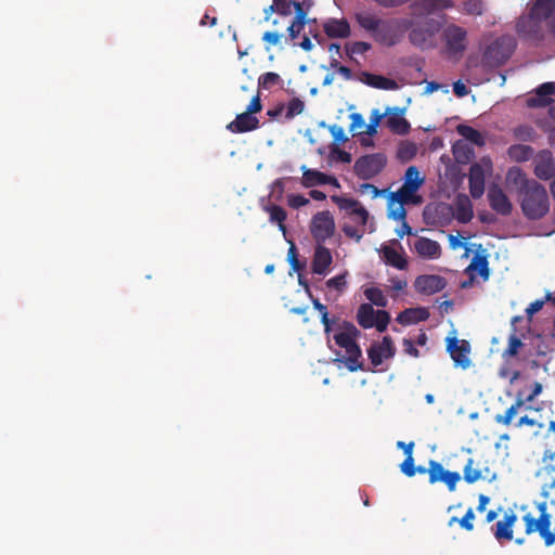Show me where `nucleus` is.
<instances>
[{"instance_id": "obj_50", "label": "nucleus", "mask_w": 555, "mask_h": 555, "mask_svg": "<svg viewBox=\"0 0 555 555\" xmlns=\"http://www.w3.org/2000/svg\"><path fill=\"white\" fill-rule=\"evenodd\" d=\"M287 204L289 207H292L294 209H298L302 206L308 205L309 199L300 194H289V195H287Z\"/></svg>"}, {"instance_id": "obj_1", "label": "nucleus", "mask_w": 555, "mask_h": 555, "mask_svg": "<svg viewBox=\"0 0 555 555\" xmlns=\"http://www.w3.org/2000/svg\"><path fill=\"white\" fill-rule=\"evenodd\" d=\"M452 0H415L410 4L413 25L409 34L410 42L422 50L434 46V38L441 28V23L428 15L452 9Z\"/></svg>"}, {"instance_id": "obj_17", "label": "nucleus", "mask_w": 555, "mask_h": 555, "mask_svg": "<svg viewBox=\"0 0 555 555\" xmlns=\"http://www.w3.org/2000/svg\"><path fill=\"white\" fill-rule=\"evenodd\" d=\"M539 509L541 512L539 519H534L531 514H526L522 518L526 524L527 534H531L534 531H539L540 533L551 528V515L546 512L545 503H541Z\"/></svg>"}, {"instance_id": "obj_19", "label": "nucleus", "mask_w": 555, "mask_h": 555, "mask_svg": "<svg viewBox=\"0 0 555 555\" xmlns=\"http://www.w3.org/2000/svg\"><path fill=\"white\" fill-rule=\"evenodd\" d=\"M322 244L318 243L311 262L312 272L320 275L325 274L333 262L331 250Z\"/></svg>"}, {"instance_id": "obj_16", "label": "nucleus", "mask_w": 555, "mask_h": 555, "mask_svg": "<svg viewBox=\"0 0 555 555\" xmlns=\"http://www.w3.org/2000/svg\"><path fill=\"white\" fill-rule=\"evenodd\" d=\"M447 285L444 278L440 275H420L416 278L414 286L415 289L425 295H433L441 292Z\"/></svg>"}, {"instance_id": "obj_15", "label": "nucleus", "mask_w": 555, "mask_h": 555, "mask_svg": "<svg viewBox=\"0 0 555 555\" xmlns=\"http://www.w3.org/2000/svg\"><path fill=\"white\" fill-rule=\"evenodd\" d=\"M488 201L490 207L499 215L508 216L512 214L513 205L498 184L490 185L488 190Z\"/></svg>"}, {"instance_id": "obj_9", "label": "nucleus", "mask_w": 555, "mask_h": 555, "mask_svg": "<svg viewBox=\"0 0 555 555\" xmlns=\"http://www.w3.org/2000/svg\"><path fill=\"white\" fill-rule=\"evenodd\" d=\"M311 234L318 243H324L335 232V221L330 211L317 212L311 220Z\"/></svg>"}, {"instance_id": "obj_40", "label": "nucleus", "mask_w": 555, "mask_h": 555, "mask_svg": "<svg viewBox=\"0 0 555 555\" xmlns=\"http://www.w3.org/2000/svg\"><path fill=\"white\" fill-rule=\"evenodd\" d=\"M372 49V44L364 41H354V42H347L345 44V51L346 54L350 60H354L353 56L356 54H364L369 50Z\"/></svg>"}, {"instance_id": "obj_3", "label": "nucleus", "mask_w": 555, "mask_h": 555, "mask_svg": "<svg viewBox=\"0 0 555 555\" xmlns=\"http://www.w3.org/2000/svg\"><path fill=\"white\" fill-rule=\"evenodd\" d=\"M412 25L413 21L409 18L380 20L372 37L382 46L393 47Z\"/></svg>"}, {"instance_id": "obj_47", "label": "nucleus", "mask_w": 555, "mask_h": 555, "mask_svg": "<svg viewBox=\"0 0 555 555\" xmlns=\"http://www.w3.org/2000/svg\"><path fill=\"white\" fill-rule=\"evenodd\" d=\"M405 204L396 203L393 206L388 204V217L396 221H402L406 219Z\"/></svg>"}, {"instance_id": "obj_27", "label": "nucleus", "mask_w": 555, "mask_h": 555, "mask_svg": "<svg viewBox=\"0 0 555 555\" xmlns=\"http://www.w3.org/2000/svg\"><path fill=\"white\" fill-rule=\"evenodd\" d=\"M360 80L370 87L380 90H396L398 88V83L396 80L387 78L382 75L371 74L367 72L361 73Z\"/></svg>"}, {"instance_id": "obj_49", "label": "nucleus", "mask_w": 555, "mask_h": 555, "mask_svg": "<svg viewBox=\"0 0 555 555\" xmlns=\"http://www.w3.org/2000/svg\"><path fill=\"white\" fill-rule=\"evenodd\" d=\"M346 275L347 273H344L327 280L326 286L343 292L347 286Z\"/></svg>"}, {"instance_id": "obj_31", "label": "nucleus", "mask_w": 555, "mask_h": 555, "mask_svg": "<svg viewBox=\"0 0 555 555\" xmlns=\"http://www.w3.org/2000/svg\"><path fill=\"white\" fill-rule=\"evenodd\" d=\"M402 115L403 109L395 108V112L387 118L388 128L397 134H406L411 129L409 121Z\"/></svg>"}, {"instance_id": "obj_55", "label": "nucleus", "mask_w": 555, "mask_h": 555, "mask_svg": "<svg viewBox=\"0 0 555 555\" xmlns=\"http://www.w3.org/2000/svg\"><path fill=\"white\" fill-rule=\"evenodd\" d=\"M330 131H331L335 142L345 143L348 141V138L345 134V131L340 126L333 125V126H331Z\"/></svg>"}, {"instance_id": "obj_33", "label": "nucleus", "mask_w": 555, "mask_h": 555, "mask_svg": "<svg viewBox=\"0 0 555 555\" xmlns=\"http://www.w3.org/2000/svg\"><path fill=\"white\" fill-rule=\"evenodd\" d=\"M382 254L383 259L387 264L399 270H405L408 268L406 258L395 248L390 246H384L382 248Z\"/></svg>"}, {"instance_id": "obj_64", "label": "nucleus", "mask_w": 555, "mask_h": 555, "mask_svg": "<svg viewBox=\"0 0 555 555\" xmlns=\"http://www.w3.org/2000/svg\"><path fill=\"white\" fill-rule=\"evenodd\" d=\"M525 404V400L520 397V395L517 396L515 402L505 411L506 414L514 417L517 413V411Z\"/></svg>"}, {"instance_id": "obj_37", "label": "nucleus", "mask_w": 555, "mask_h": 555, "mask_svg": "<svg viewBox=\"0 0 555 555\" xmlns=\"http://www.w3.org/2000/svg\"><path fill=\"white\" fill-rule=\"evenodd\" d=\"M456 131L459 134L464 137L467 141H469L478 146H481L485 144V140H483V137L481 135V133L470 126L459 125L456 127Z\"/></svg>"}, {"instance_id": "obj_44", "label": "nucleus", "mask_w": 555, "mask_h": 555, "mask_svg": "<svg viewBox=\"0 0 555 555\" xmlns=\"http://www.w3.org/2000/svg\"><path fill=\"white\" fill-rule=\"evenodd\" d=\"M305 103L299 98H293L285 106V119L291 120L304 112Z\"/></svg>"}, {"instance_id": "obj_29", "label": "nucleus", "mask_w": 555, "mask_h": 555, "mask_svg": "<svg viewBox=\"0 0 555 555\" xmlns=\"http://www.w3.org/2000/svg\"><path fill=\"white\" fill-rule=\"evenodd\" d=\"M467 272H477L482 280H488L490 275L488 255L485 249L478 250L470 263L468 264Z\"/></svg>"}, {"instance_id": "obj_10", "label": "nucleus", "mask_w": 555, "mask_h": 555, "mask_svg": "<svg viewBox=\"0 0 555 555\" xmlns=\"http://www.w3.org/2000/svg\"><path fill=\"white\" fill-rule=\"evenodd\" d=\"M331 199L339 207L340 210H345L356 223L362 227L367 223L369 211L360 204L359 201L339 195H332Z\"/></svg>"}, {"instance_id": "obj_26", "label": "nucleus", "mask_w": 555, "mask_h": 555, "mask_svg": "<svg viewBox=\"0 0 555 555\" xmlns=\"http://www.w3.org/2000/svg\"><path fill=\"white\" fill-rule=\"evenodd\" d=\"M555 13V0H534L530 8L529 15L535 21L548 22Z\"/></svg>"}, {"instance_id": "obj_20", "label": "nucleus", "mask_w": 555, "mask_h": 555, "mask_svg": "<svg viewBox=\"0 0 555 555\" xmlns=\"http://www.w3.org/2000/svg\"><path fill=\"white\" fill-rule=\"evenodd\" d=\"M469 193L473 198H480L485 192V170L482 166L475 163L469 168L468 177Z\"/></svg>"}, {"instance_id": "obj_46", "label": "nucleus", "mask_w": 555, "mask_h": 555, "mask_svg": "<svg viewBox=\"0 0 555 555\" xmlns=\"http://www.w3.org/2000/svg\"><path fill=\"white\" fill-rule=\"evenodd\" d=\"M280 81H281V77L279 74L273 73V72H268V73L262 74L259 77L258 85H259V88L269 90L273 86L278 85Z\"/></svg>"}, {"instance_id": "obj_51", "label": "nucleus", "mask_w": 555, "mask_h": 555, "mask_svg": "<svg viewBox=\"0 0 555 555\" xmlns=\"http://www.w3.org/2000/svg\"><path fill=\"white\" fill-rule=\"evenodd\" d=\"M400 469L408 477H413L416 474L413 455L409 454V456L404 459L400 465Z\"/></svg>"}, {"instance_id": "obj_7", "label": "nucleus", "mask_w": 555, "mask_h": 555, "mask_svg": "<svg viewBox=\"0 0 555 555\" xmlns=\"http://www.w3.org/2000/svg\"><path fill=\"white\" fill-rule=\"evenodd\" d=\"M416 473L429 475V483L434 485L436 482H444L449 489V491H454L456 488V483L461 479V475L457 472H449L446 470L441 463L430 460L428 462V468L424 466L415 467Z\"/></svg>"}, {"instance_id": "obj_39", "label": "nucleus", "mask_w": 555, "mask_h": 555, "mask_svg": "<svg viewBox=\"0 0 555 555\" xmlns=\"http://www.w3.org/2000/svg\"><path fill=\"white\" fill-rule=\"evenodd\" d=\"M356 20L360 27L373 35L382 18H378L370 13H359L356 15Z\"/></svg>"}, {"instance_id": "obj_58", "label": "nucleus", "mask_w": 555, "mask_h": 555, "mask_svg": "<svg viewBox=\"0 0 555 555\" xmlns=\"http://www.w3.org/2000/svg\"><path fill=\"white\" fill-rule=\"evenodd\" d=\"M332 67L336 68L337 72L344 76L345 79L349 80L352 78V72L349 67L340 65L337 60H333L331 63Z\"/></svg>"}, {"instance_id": "obj_42", "label": "nucleus", "mask_w": 555, "mask_h": 555, "mask_svg": "<svg viewBox=\"0 0 555 555\" xmlns=\"http://www.w3.org/2000/svg\"><path fill=\"white\" fill-rule=\"evenodd\" d=\"M474 459H468L464 466V480L467 483H474L477 480L483 478L481 470L479 468L474 467Z\"/></svg>"}, {"instance_id": "obj_41", "label": "nucleus", "mask_w": 555, "mask_h": 555, "mask_svg": "<svg viewBox=\"0 0 555 555\" xmlns=\"http://www.w3.org/2000/svg\"><path fill=\"white\" fill-rule=\"evenodd\" d=\"M514 135L520 141L533 142L535 141L538 133L533 127L529 125H520L514 129Z\"/></svg>"}, {"instance_id": "obj_18", "label": "nucleus", "mask_w": 555, "mask_h": 555, "mask_svg": "<svg viewBox=\"0 0 555 555\" xmlns=\"http://www.w3.org/2000/svg\"><path fill=\"white\" fill-rule=\"evenodd\" d=\"M258 128L259 119L246 111L241 114H237L235 119L227 126V129L232 133H244L256 130Z\"/></svg>"}, {"instance_id": "obj_22", "label": "nucleus", "mask_w": 555, "mask_h": 555, "mask_svg": "<svg viewBox=\"0 0 555 555\" xmlns=\"http://www.w3.org/2000/svg\"><path fill=\"white\" fill-rule=\"evenodd\" d=\"M416 189L401 185V188L389 194V205L393 206L396 203L406 204V205H420L423 203V197L417 194Z\"/></svg>"}, {"instance_id": "obj_30", "label": "nucleus", "mask_w": 555, "mask_h": 555, "mask_svg": "<svg viewBox=\"0 0 555 555\" xmlns=\"http://www.w3.org/2000/svg\"><path fill=\"white\" fill-rule=\"evenodd\" d=\"M347 356L344 359L337 361L345 362L347 369L350 372L363 371L362 351L359 345L356 343L352 346L345 348Z\"/></svg>"}, {"instance_id": "obj_62", "label": "nucleus", "mask_w": 555, "mask_h": 555, "mask_svg": "<svg viewBox=\"0 0 555 555\" xmlns=\"http://www.w3.org/2000/svg\"><path fill=\"white\" fill-rule=\"evenodd\" d=\"M304 24H297V22L293 21L292 24L288 26L287 31L288 36L292 40H295L304 29Z\"/></svg>"}, {"instance_id": "obj_11", "label": "nucleus", "mask_w": 555, "mask_h": 555, "mask_svg": "<svg viewBox=\"0 0 555 555\" xmlns=\"http://www.w3.org/2000/svg\"><path fill=\"white\" fill-rule=\"evenodd\" d=\"M516 31L520 37L535 43L544 39L543 22L535 21V18L529 14L518 20Z\"/></svg>"}, {"instance_id": "obj_38", "label": "nucleus", "mask_w": 555, "mask_h": 555, "mask_svg": "<svg viewBox=\"0 0 555 555\" xmlns=\"http://www.w3.org/2000/svg\"><path fill=\"white\" fill-rule=\"evenodd\" d=\"M424 183V178L421 177L420 170L415 166H410L404 173L403 185L420 190Z\"/></svg>"}, {"instance_id": "obj_35", "label": "nucleus", "mask_w": 555, "mask_h": 555, "mask_svg": "<svg viewBox=\"0 0 555 555\" xmlns=\"http://www.w3.org/2000/svg\"><path fill=\"white\" fill-rule=\"evenodd\" d=\"M533 149L530 145L513 144L508 147L507 154L511 159L522 163L529 160L533 155Z\"/></svg>"}, {"instance_id": "obj_52", "label": "nucleus", "mask_w": 555, "mask_h": 555, "mask_svg": "<svg viewBox=\"0 0 555 555\" xmlns=\"http://www.w3.org/2000/svg\"><path fill=\"white\" fill-rule=\"evenodd\" d=\"M475 518V514L473 508H468L465 515L459 520L460 526L467 530L472 531L474 529L473 520Z\"/></svg>"}, {"instance_id": "obj_5", "label": "nucleus", "mask_w": 555, "mask_h": 555, "mask_svg": "<svg viewBox=\"0 0 555 555\" xmlns=\"http://www.w3.org/2000/svg\"><path fill=\"white\" fill-rule=\"evenodd\" d=\"M357 322L362 328L376 327L383 333L388 327L390 314L386 310L375 311L371 304H361L357 311Z\"/></svg>"}, {"instance_id": "obj_34", "label": "nucleus", "mask_w": 555, "mask_h": 555, "mask_svg": "<svg viewBox=\"0 0 555 555\" xmlns=\"http://www.w3.org/2000/svg\"><path fill=\"white\" fill-rule=\"evenodd\" d=\"M302 177H301V185L304 188L310 189L317 185H324L325 173L321 172L317 169H310L306 166L301 167Z\"/></svg>"}, {"instance_id": "obj_57", "label": "nucleus", "mask_w": 555, "mask_h": 555, "mask_svg": "<svg viewBox=\"0 0 555 555\" xmlns=\"http://www.w3.org/2000/svg\"><path fill=\"white\" fill-rule=\"evenodd\" d=\"M343 231L346 236L354 238L357 242H360L361 238L363 237V231H360L352 225H344Z\"/></svg>"}, {"instance_id": "obj_25", "label": "nucleus", "mask_w": 555, "mask_h": 555, "mask_svg": "<svg viewBox=\"0 0 555 555\" xmlns=\"http://www.w3.org/2000/svg\"><path fill=\"white\" fill-rule=\"evenodd\" d=\"M360 336V331L354 324L350 322H344L341 331L334 334L333 339L341 348H348L356 344V339Z\"/></svg>"}, {"instance_id": "obj_32", "label": "nucleus", "mask_w": 555, "mask_h": 555, "mask_svg": "<svg viewBox=\"0 0 555 555\" xmlns=\"http://www.w3.org/2000/svg\"><path fill=\"white\" fill-rule=\"evenodd\" d=\"M517 520V516L514 513L506 514L504 519L496 522L494 537L496 540H512L513 539V526Z\"/></svg>"}, {"instance_id": "obj_6", "label": "nucleus", "mask_w": 555, "mask_h": 555, "mask_svg": "<svg viewBox=\"0 0 555 555\" xmlns=\"http://www.w3.org/2000/svg\"><path fill=\"white\" fill-rule=\"evenodd\" d=\"M387 165V157L383 153L366 154L359 157L353 171L358 178L370 180L379 175Z\"/></svg>"}, {"instance_id": "obj_8", "label": "nucleus", "mask_w": 555, "mask_h": 555, "mask_svg": "<svg viewBox=\"0 0 555 555\" xmlns=\"http://www.w3.org/2000/svg\"><path fill=\"white\" fill-rule=\"evenodd\" d=\"M442 38L450 55H462L467 48V31L456 24H449L443 29Z\"/></svg>"}, {"instance_id": "obj_60", "label": "nucleus", "mask_w": 555, "mask_h": 555, "mask_svg": "<svg viewBox=\"0 0 555 555\" xmlns=\"http://www.w3.org/2000/svg\"><path fill=\"white\" fill-rule=\"evenodd\" d=\"M359 192L362 194L370 192L372 197L375 198L379 196L384 191L377 189L375 185L371 183H362L359 188Z\"/></svg>"}, {"instance_id": "obj_56", "label": "nucleus", "mask_w": 555, "mask_h": 555, "mask_svg": "<svg viewBox=\"0 0 555 555\" xmlns=\"http://www.w3.org/2000/svg\"><path fill=\"white\" fill-rule=\"evenodd\" d=\"M288 260L294 270L299 271L302 269L304 266L299 262L297 258V250L294 244H292L288 249Z\"/></svg>"}, {"instance_id": "obj_21", "label": "nucleus", "mask_w": 555, "mask_h": 555, "mask_svg": "<svg viewBox=\"0 0 555 555\" xmlns=\"http://www.w3.org/2000/svg\"><path fill=\"white\" fill-rule=\"evenodd\" d=\"M555 92V82H544L535 90V95L527 100L529 107H546L553 103L551 95Z\"/></svg>"}, {"instance_id": "obj_54", "label": "nucleus", "mask_w": 555, "mask_h": 555, "mask_svg": "<svg viewBox=\"0 0 555 555\" xmlns=\"http://www.w3.org/2000/svg\"><path fill=\"white\" fill-rule=\"evenodd\" d=\"M274 8L278 9V13L281 15H289L292 13L291 8L294 1L287 0H273Z\"/></svg>"}, {"instance_id": "obj_59", "label": "nucleus", "mask_w": 555, "mask_h": 555, "mask_svg": "<svg viewBox=\"0 0 555 555\" xmlns=\"http://www.w3.org/2000/svg\"><path fill=\"white\" fill-rule=\"evenodd\" d=\"M261 109H262V104H261L260 95L257 94L251 99L250 103L248 104V106L246 108V112L254 115L256 113H259Z\"/></svg>"}, {"instance_id": "obj_2", "label": "nucleus", "mask_w": 555, "mask_h": 555, "mask_svg": "<svg viewBox=\"0 0 555 555\" xmlns=\"http://www.w3.org/2000/svg\"><path fill=\"white\" fill-rule=\"evenodd\" d=\"M506 180L517 188L520 208L526 218L539 220L548 212V195L546 189L540 182L529 179L519 167L508 169Z\"/></svg>"}, {"instance_id": "obj_28", "label": "nucleus", "mask_w": 555, "mask_h": 555, "mask_svg": "<svg viewBox=\"0 0 555 555\" xmlns=\"http://www.w3.org/2000/svg\"><path fill=\"white\" fill-rule=\"evenodd\" d=\"M428 318L429 312L426 308H408L398 314L397 322L402 325H410L426 321Z\"/></svg>"}, {"instance_id": "obj_13", "label": "nucleus", "mask_w": 555, "mask_h": 555, "mask_svg": "<svg viewBox=\"0 0 555 555\" xmlns=\"http://www.w3.org/2000/svg\"><path fill=\"white\" fill-rule=\"evenodd\" d=\"M396 353V347L390 336H384L382 343H374L367 349V357L373 366H378L384 359L392 358Z\"/></svg>"}, {"instance_id": "obj_23", "label": "nucleus", "mask_w": 555, "mask_h": 555, "mask_svg": "<svg viewBox=\"0 0 555 555\" xmlns=\"http://www.w3.org/2000/svg\"><path fill=\"white\" fill-rule=\"evenodd\" d=\"M414 249L420 257L425 259H438L441 256L440 244L423 236L414 242Z\"/></svg>"}, {"instance_id": "obj_14", "label": "nucleus", "mask_w": 555, "mask_h": 555, "mask_svg": "<svg viewBox=\"0 0 555 555\" xmlns=\"http://www.w3.org/2000/svg\"><path fill=\"white\" fill-rule=\"evenodd\" d=\"M534 175L541 180H550L555 176V158L548 150L540 151L533 159Z\"/></svg>"}, {"instance_id": "obj_53", "label": "nucleus", "mask_w": 555, "mask_h": 555, "mask_svg": "<svg viewBox=\"0 0 555 555\" xmlns=\"http://www.w3.org/2000/svg\"><path fill=\"white\" fill-rule=\"evenodd\" d=\"M465 11L472 15L482 14V4L479 0H468L464 4Z\"/></svg>"}, {"instance_id": "obj_12", "label": "nucleus", "mask_w": 555, "mask_h": 555, "mask_svg": "<svg viewBox=\"0 0 555 555\" xmlns=\"http://www.w3.org/2000/svg\"><path fill=\"white\" fill-rule=\"evenodd\" d=\"M447 350L456 366L468 369L470 366V345L465 339H457L456 337L447 339Z\"/></svg>"}, {"instance_id": "obj_24", "label": "nucleus", "mask_w": 555, "mask_h": 555, "mask_svg": "<svg viewBox=\"0 0 555 555\" xmlns=\"http://www.w3.org/2000/svg\"><path fill=\"white\" fill-rule=\"evenodd\" d=\"M323 30L328 38H348L351 34L346 18H328L323 23Z\"/></svg>"}, {"instance_id": "obj_36", "label": "nucleus", "mask_w": 555, "mask_h": 555, "mask_svg": "<svg viewBox=\"0 0 555 555\" xmlns=\"http://www.w3.org/2000/svg\"><path fill=\"white\" fill-rule=\"evenodd\" d=\"M264 210L269 214L270 221L273 223H278L279 229L285 233V220L287 218V214L285 209L279 205H269L264 207Z\"/></svg>"}, {"instance_id": "obj_61", "label": "nucleus", "mask_w": 555, "mask_h": 555, "mask_svg": "<svg viewBox=\"0 0 555 555\" xmlns=\"http://www.w3.org/2000/svg\"><path fill=\"white\" fill-rule=\"evenodd\" d=\"M543 305L544 300L541 299L531 302L526 309L527 317L531 319L533 314L538 313L543 308Z\"/></svg>"}, {"instance_id": "obj_48", "label": "nucleus", "mask_w": 555, "mask_h": 555, "mask_svg": "<svg viewBox=\"0 0 555 555\" xmlns=\"http://www.w3.org/2000/svg\"><path fill=\"white\" fill-rule=\"evenodd\" d=\"M292 7H294V9H295L294 21L297 22V24L306 25L311 22V20H309L307 17L309 11H307V9H305V7L302 4H299L298 1H295V2H293Z\"/></svg>"}, {"instance_id": "obj_43", "label": "nucleus", "mask_w": 555, "mask_h": 555, "mask_svg": "<svg viewBox=\"0 0 555 555\" xmlns=\"http://www.w3.org/2000/svg\"><path fill=\"white\" fill-rule=\"evenodd\" d=\"M365 297L375 306L385 308L388 300L378 287H369L364 291Z\"/></svg>"}, {"instance_id": "obj_63", "label": "nucleus", "mask_w": 555, "mask_h": 555, "mask_svg": "<svg viewBox=\"0 0 555 555\" xmlns=\"http://www.w3.org/2000/svg\"><path fill=\"white\" fill-rule=\"evenodd\" d=\"M281 35L276 31H266L262 36V40L272 44L276 46L281 40Z\"/></svg>"}, {"instance_id": "obj_4", "label": "nucleus", "mask_w": 555, "mask_h": 555, "mask_svg": "<svg viewBox=\"0 0 555 555\" xmlns=\"http://www.w3.org/2000/svg\"><path fill=\"white\" fill-rule=\"evenodd\" d=\"M516 46V39L511 35L496 38L486 48L482 56L483 64L491 68L500 67L512 56Z\"/></svg>"}, {"instance_id": "obj_45", "label": "nucleus", "mask_w": 555, "mask_h": 555, "mask_svg": "<svg viewBox=\"0 0 555 555\" xmlns=\"http://www.w3.org/2000/svg\"><path fill=\"white\" fill-rule=\"evenodd\" d=\"M524 346L520 338H518L515 334H512L508 338L507 348L503 351L502 358L508 359L518 354L519 349Z\"/></svg>"}]
</instances>
